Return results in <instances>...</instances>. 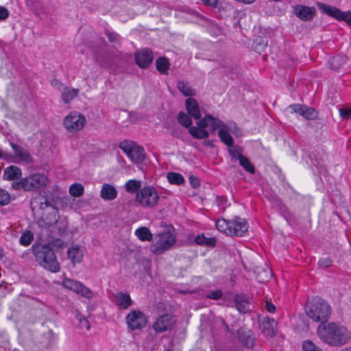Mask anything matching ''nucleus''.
Segmentation results:
<instances>
[{
  "mask_svg": "<svg viewBox=\"0 0 351 351\" xmlns=\"http://www.w3.org/2000/svg\"><path fill=\"white\" fill-rule=\"evenodd\" d=\"M348 58L343 55H337L329 60L330 68L334 71H339L347 64Z\"/></svg>",
  "mask_w": 351,
  "mask_h": 351,
  "instance_id": "obj_26",
  "label": "nucleus"
},
{
  "mask_svg": "<svg viewBox=\"0 0 351 351\" xmlns=\"http://www.w3.org/2000/svg\"><path fill=\"white\" fill-rule=\"evenodd\" d=\"M51 85L53 88L58 89L59 91H61V92L63 90L64 87H65V86L62 84V82L57 79L52 80L51 81Z\"/></svg>",
  "mask_w": 351,
  "mask_h": 351,
  "instance_id": "obj_52",
  "label": "nucleus"
},
{
  "mask_svg": "<svg viewBox=\"0 0 351 351\" xmlns=\"http://www.w3.org/2000/svg\"><path fill=\"white\" fill-rule=\"evenodd\" d=\"M114 302L119 310L128 309L132 305V300L128 293L117 292L113 294Z\"/></svg>",
  "mask_w": 351,
  "mask_h": 351,
  "instance_id": "obj_20",
  "label": "nucleus"
},
{
  "mask_svg": "<svg viewBox=\"0 0 351 351\" xmlns=\"http://www.w3.org/2000/svg\"><path fill=\"white\" fill-rule=\"evenodd\" d=\"M228 152L232 158V161L233 160H239V156L243 155L240 147L239 146H233V145L229 147Z\"/></svg>",
  "mask_w": 351,
  "mask_h": 351,
  "instance_id": "obj_46",
  "label": "nucleus"
},
{
  "mask_svg": "<svg viewBox=\"0 0 351 351\" xmlns=\"http://www.w3.org/2000/svg\"><path fill=\"white\" fill-rule=\"evenodd\" d=\"M176 242V236L169 231H165L155 236L150 250L156 255H160L170 250Z\"/></svg>",
  "mask_w": 351,
  "mask_h": 351,
  "instance_id": "obj_6",
  "label": "nucleus"
},
{
  "mask_svg": "<svg viewBox=\"0 0 351 351\" xmlns=\"http://www.w3.org/2000/svg\"><path fill=\"white\" fill-rule=\"evenodd\" d=\"M119 147L135 163H141L145 159V150L142 146L134 141H123L119 145Z\"/></svg>",
  "mask_w": 351,
  "mask_h": 351,
  "instance_id": "obj_8",
  "label": "nucleus"
},
{
  "mask_svg": "<svg viewBox=\"0 0 351 351\" xmlns=\"http://www.w3.org/2000/svg\"><path fill=\"white\" fill-rule=\"evenodd\" d=\"M217 204L219 206H221L222 209L225 210L227 199L224 197H220L217 198Z\"/></svg>",
  "mask_w": 351,
  "mask_h": 351,
  "instance_id": "obj_58",
  "label": "nucleus"
},
{
  "mask_svg": "<svg viewBox=\"0 0 351 351\" xmlns=\"http://www.w3.org/2000/svg\"><path fill=\"white\" fill-rule=\"evenodd\" d=\"M62 285L64 288L71 290L76 293L79 291L80 287H82L80 282L70 278H65L62 281Z\"/></svg>",
  "mask_w": 351,
  "mask_h": 351,
  "instance_id": "obj_30",
  "label": "nucleus"
},
{
  "mask_svg": "<svg viewBox=\"0 0 351 351\" xmlns=\"http://www.w3.org/2000/svg\"><path fill=\"white\" fill-rule=\"evenodd\" d=\"M318 112L312 108L304 106L301 116L308 120H314L317 117Z\"/></svg>",
  "mask_w": 351,
  "mask_h": 351,
  "instance_id": "obj_40",
  "label": "nucleus"
},
{
  "mask_svg": "<svg viewBox=\"0 0 351 351\" xmlns=\"http://www.w3.org/2000/svg\"><path fill=\"white\" fill-rule=\"evenodd\" d=\"M265 272L267 274H269V271H265Z\"/></svg>",
  "mask_w": 351,
  "mask_h": 351,
  "instance_id": "obj_63",
  "label": "nucleus"
},
{
  "mask_svg": "<svg viewBox=\"0 0 351 351\" xmlns=\"http://www.w3.org/2000/svg\"><path fill=\"white\" fill-rule=\"evenodd\" d=\"M77 294H80L82 297L90 299L93 297V291L82 283V287H80Z\"/></svg>",
  "mask_w": 351,
  "mask_h": 351,
  "instance_id": "obj_47",
  "label": "nucleus"
},
{
  "mask_svg": "<svg viewBox=\"0 0 351 351\" xmlns=\"http://www.w3.org/2000/svg\"><path fill=\"white\" fill-rule=\"evenodd\" d=\"M135 235L141 241H151L153 239V234L147 227H141L135 230Z\"/></svg>",
  "mask_w": 351,
  "mask_h": 351,
  "instance_id": "obj_29",
  "label": "nucleus"
},
{
  "mask_svg": "<svg viewBox=\"0 0 351 351\" xmlns=\"http://www.w3.org/2000/svg\"><path fill=\"white\" fill-rule=\"evenodd\" d=\"M339 114L342 119L349 120L351 119V108H342L339 109Z\"/></svg>",
  "mask_w": 351,
  "mask_h": 351,
  "instance_id": "obj_49",
  "label": "nucleus"
},
{
  "mask_svg": "<svg viewBox=\"0 0 351 351\" xmlns=\"http://www.w3.org/2000/svg\"><path fill=\"white\" fill-rule=\"evenodd\" d=\"M167 178L169 182L172 184L180 185L184 182V177L180 173L176 172L168 173Z\"/></svg>",
  "mask_w": 351,
  "mask_h": 351,
  "instance_id": "obj_39",
  "label": "nucleus"
},
{
  "mask_svg": "<svg viewBox=\"0 0 351 351\" xmlns=\"http://www.w3.org/2000/svg\"><path fill=\"white\" fill-rule=\"evenodd\" d=\"M86 120L84 115L77 112H70L64 119L63 125L70 132L82 130Z\"/></svg>",
  "mask_w": 351,
  "mask_h": 351,
  "instance_id": "obj_10",
  "label": "nucleus"
},
{
  "mask_svg": "<svg viewBox=\"0 0 351 351\" xmlns=\"http://www.w3.org/2000/svg\"><path fill=\"white\" fill-rule=\"evenodd\" d=\"M34 235L32 232L29 230H26L21 234L19 242L22 245L27 246L32 243Z\"/></svg>",
  "mask_w": 351,
  "mask_h": 351,
  "instance_id": "obj_42",
  "label": "nucleus"
},
{
  "mask_svg": "<svg viewBox=\"0 0 351 351\" xmlns=\"http://www.w3.org/2000/svg\"><path fill=\"white\" fill-rule=\"evenodd\" d=\"M306 314L315 322L324 323L330 317V307L327 302L322 299H318L308 307Z\"/></svg>",
  "mask_w": 351,
  "mask_h": 351,
  "instance_id": "obj_7",
  "label": "nucleus"
},
{
  "mask_svg": "<svg viewBox=\"0 0 351 351\" xmlns=\"http://www.w3.org/2000/svg\"><path fill=\"white\" fill-rule=\"evenodd\" d=\"M69 193L73 197H80L84 193V186L79 183H75L69 187Z\"/></svg>",
  "mask_w": 351,
  "mask_h": 351,
  "instance_id": "obj_41",
  "label": "nucleus"
},
{
  "mask_svg": "<svg viewBox=\"0 0 351 351\" xmlns=\"http://www.w3.org/2000/svg\"><path fill=\"white\" fill-rule=\"evenodd\" d=\"M175 324L173 317L169 314L160 316L154 324L153 328L156 332H162L170 330Z\"/></svg>",
  "mask_w": 351,
  "mask_h": 351,
  "instance_id": "obj_16",
  "label": "nucleus"
},
{
  "mask_svg": "<svg viewBox=\"0 0 351 351\" xmlns=\"http://www.w3.org/2000/svg\"><path fill=\"white\" fill-rule=\"evenodd\" d=\"M248 230V224L245 219L234 217L231 219L229 236L242 237Z\"/></svg>",
  "mask_w": 351,
  "mask_h": 351,
  "instance_id": "obj_13",
  "label": "nucleus"
},
{
  "mask_svg": "<svg viewBox=\"0 0 351 351\" xmlns=\"http://www.w3.org/2000/svg\"><path fill=\"white\" fill-rule=\"evenodd\" d=\"M67 256L69 260L71 261V262L75 263H80L84 256V252L82 248H81L80 246L75 245L70 247L67 251Z\"/></svg>",
  "mask_w": 351,
  "mask_h": 351,
  "instance_id": "obj_24",
  "label": "nucleus"
},
{
  "mask_svg": "<svg viewBox=\"0 0 351 351\" xmlns=\"http://www.w3.org/2000/svg\"><path fill=\"white\" fill-rule=\"evenodd\" d=\"M317 334L321 339L331 346H342L349 338L347 328L333 322L322 324L317 328Z\"/></svg>",
  "mask_w": 351,
  "mask_h": 351,
  "instance_id": "obj_2",
  "label": "nucleus"
},
{
  "mask_svg": "<svg viewBox=\"0 0 351 351\" xmlns=\"http://www.w3.org/2000/svg\"><path fill=\"white\" fill-rule=\"evenodd\" d=\"M125 190L130 193H138L141 188V181L130 180L125 184Z\"/></svg>",
  "mask_w": 351,
  "mask_h": 351,
  "instance_id": "obj_33",
  "label": "nucleus"
},
{
  "mask_svg": "<svg viewBox=\"0 0 351 351\" xmlns=\"http://www.w3.org/2000/svg\"><path fill=\"white\" fill-rule=\"evenodd\" d=\"M294 14L303 21H311L316 15V9L303 5H296L294 7Z\"/></svg>",
  "mask_w": 351,
  "mask_h": 351,
  "instance_id": "obj_15",
  "label": "nucleus"
},
{
  "mask_svg": "<svg viewBox=\"0 0 351 351\" xmlns=\"http://www.w3.org/2000/svg\"><path fill=\"white\" fill-rule=\"evenodd\" d=\"M195 241L197 245L209 247H214L216 243L215 238H207L204 234L197 235Z\"/></svg>",
  "mask_w": 351,
  "mask_h": 351,
  "instance_id": "obj_34",
  "label": "nucleus"
},
{
  "mask_svg": "<svg viewBox=\"0 0 351 351\" xmlns=\"http://www.w3.org/2000/svg\"><path fill=\"white\" fill-rule=\"evenodd\" d=\"M239 165L251 174L255 173V168L248 158L243 155L239 156Z\"/></svg>",
  "mask_w": 351,
  "mask_h": 351,
  "instance_id": "obj_31",
  "label": "nucleus"
},
{
  "mask_svg": "<svg viewBox=\"0 0 351 351\" xmlns=\"http://www.w3.org/2000/svg\"><path fill=\"white\" fill-rule=\"evenodd\" d=\"M56 217L55 215L53 221L47 222L46 220H43V223L40 225L47 229H49L51 232H55V230L57 229V234L59 236H62L66 232L68 226L65 221H59Z\"/></svg>",
  "mask_w": 351,
  "mask_h": 351,
  "instance_id": "obj_19",
  "label": "nucleus"
},
{
  "mask_svg": "<svg viewBox=\"0 0 351 351\" xmlns=\"http://www.w3.org/2000/svg\"><path fill=\"white\" fill-rule=\"evenodd\" d=\"M159 194L153 186H144L136 194L135 202L145 208L155 207L159 201Z\"/></svg>",
  "mask_w": 351,
  "mask_h": 351,
  "instance_id": "obj_5",
  "label": "nucleus"
},
{
  "mask_svg": "<svg viewBox=\"0 0 351 351\" xmlns=\"http://www.w3.org/2000/svg\"><path fill=\"white\" fill-rule=\"evenodd\" d=\"M22 176L21 169L15 165H11L4 169L3 178L5 180L19 181Z\"/></svg>",
  "mask_w": 351,
  "mask_h": 351,
  "instance_id": "obj_23",
  "label": "nucleus"
},
{
  "mask_svg": "<svg viewBox=\"0 0 351 351\" xmlns=\"http://www.w3.org/2000/svg\"><path fill=\"white\" fill-rule=\"evenodd\" d=\"M186 109L188 114L195 120H201L202 117L199 106L197 100L193 97H189L185 102Z\"/></svg>",
  "mask_w": 351,
  "mask_h": 351,
  "instance_id": "obj_22",
  "label": "nucleus"
},
{
  "mask_svg": "<svg viewBox=\"0 0 351 351\" xmlns=\"http://www.w3.org/2000/svg\"><path fill=\"white\" fill-rule=\"evenodd\" d=\"M219 128L218 135L221 141L228 147L232 145L234 143V139L227 130L225 125H223Z\"/></svg>",
  "mask_w": 351,
  "mask_h": 351,
  "instance_id": "obj_28",
  "label": "nucleus"
},
{
  "mask_svg": "<svg viewBox=\"0 0 351 351\" xmlns=\"http://www.w3.org/2000/svg\"><path fill=\"white\" fill-rule=\"evenodd\" d=\"M52 244L53 247H56L58 248H62L65 245L64 242L60 239H56L53 240Z\"/></svg>",
  "mask_w": 351,
  "mask_h": 351,
  "instance_id": "obj_57",
  "label": "nucleus"
},
{
  "mask_svg": "<svg viewBox=\"0 0 351 351\" xmlns=\"http://www.w3.org/2000/svg\"><path fill=\"white\" fill-rule=\"evenodd\" d=\"M76 319L79 322V326L81 329L85 328L87 330L90 329V324L86 317H83L81 314L77 313L76 315Z\"/></svg>",
  "mask_w": 351,
  "mask_h": 351,
  "instance_id": "obj_45",
  "label": "nucleus"
},
{
  "mask_svg": "<svg viewBox=\"0 0 351 351\" xmlns=\"http://www.w3.org/2000/svg\"><path fill=\"white\" fill-rule=\"evenodd\" d=\"M177 87L179 90L185 96L195 95V90L193 89L189 84L184 81H178Z\"/></svg>",
  "mask_w": 351,
  "mask_h": 351,
  "instance_id": "obj_36",
  "label": "nucleus"
},
{
  "mask_svg": "<svg viewBox=\"0 0 351 351\" xmlns=\"http://www.w3.org/2000/svg\"><path fill=\"white\" fill-rule=\"evenodd\" d=\"M223 295V292L221 290H216V291H212L210 293H208L206 297L209 299L212 300H218L221 298Z\"/></svg>",
  "mask_w": 351,
  "mask_h": 351,
  "instance_id": "obj_50",
  "label": "nucleus"
},
{
  "mask_svg": "<svg viewBox=\"0 0 351 351\" xmlns=\"http://www.w3.org/2000/svg\"><path fill=\"white\" fill-rule=\"evenodd\" d=\"M231 220H226L223 218L219 219L216 221L215 222V226L216 228L221 232H224L226 234L229 235V229H230V225Z\"/></svg>",
  "mask_w": 351,
  "mask_h": 351,
  "instance_id": "obj_38",
  "label": "nucleus"
},
{
  "mask_svg": "<svg viewBox=\"0 0 351 351\" xmlns=\"http://www.w3.org/2000/svg\"><path fill=\"white\" fill-rule=\"evenodd\" d=\"M49 183V180L45 174L34 173L21 178L19 181L12 182V188L16 191L23 189L26 192L34 191L46 187Z\"/></svg>",
  "mask_w": 351,
  "mask_h": 351,
  "instance_id": "obj_4",
  "label": "nucleus"
},
{
  "mask_svg": "<svg viewBox=\"0 0 351 351\" xmlns=\"http://www.w3.org/2000/svg\"><path fill=\"white\" fill-rule=\"evenodd\" d=\"M156 69L161 73H167V70L169 69L170 64L167 58L160 57L156 60Z\"/></svg>",
  "mask_w": 351,
  "mask_h": 351,
  "instance_id": "obj_35",
  "label": "nucleus"
},
{
  "mask_svg": "<svg viewBox=\"0 0 351 351\" xmlns=\"http://www.w3.org/2000/svg\"><path fill=\"white\" fill-rule=\"evenodd\" d=\"M164 351H170V350H165Z\"/></svg>",
  "mask_w": 351,
  "mask_h": 351,
  "instance_id": "obj_64",
  "label": "nucleus"
},
{
  "mask_svg": "<svg viewBox=\"0 0 351 351\" xmlns=\"http://www.w3.org/2000/svg\"><path fill=\"white\" fill-rule=\"evenodd\" d=\"M125 319L128 328L132 330H141L147 324L145 315L138 310L131 311Z\"/></svg>",
  "mask_w": 351,
  "mask_h": 351,
  "instance_id": "obj_12",
  "label": "nucleus"
},
{
  "mask_svg": "<svg viewBox=\"0 0 351 351\" xmlns=\"http://www.w3.org/2000/svg\"><path fill=\"white\" fill-rule=\"evenodd\" d=\"M105 35L114 47H119L121 45V36L117 33L106 29L105 30Z\"/></svg>",
  "mask_w": 351,
  "mask_h": 351,
  "instance_id": "obj_37",
  "label": "nucleus"
},
{
  "mask_svg": "<svg viewBox=\"0 0 351 351\" xmlns=\"http://www.w3.org/2000/svg\"><path fill=\"white\" fill-rule=\"evenodd\" d=\"M36 204H40L39 208L40 209L44 210L45 208L48 207L49 206V203L47 200V199L45 197H41L38 199H35L34 201L31 202V206L32 208L34 209V207H36Z\"/></svg>",
  "mask_w": 351,
  "mask_h": 351,
  "instance_id": "obj_43",
  "label": "nucleus"
},
{
  "mask_svg": "<svg viewBox=\"0 0 351 351\" xmlns=\"http://www.w3.org/2000/svg\"><path fill=\"white\" fill-rule=\"evenodd\" d=\"M277 322L274 319L265 317L262 322L260 328L261 332L266 336L274 337L277 334Z\"/></svg>",
  "mask_w": 351,
  "mask_h": 351,
  "instance_id": "obj_21",
  "label": "nucleus"
},
{
  "mask_svg": "<svg viewBox=\"0 0 351 351\" xmlns=\"http://www.w3.org/2000/svg\"><path fill=\"white\" fill-rule=\"evenodd\" d=\"M10 193L0 189V206H5L8 205L10 202Z\"/></svg>",
  "mask_w": 351,
  "mask_h": 351,
  "instance_id": "obj_44",
  "label": "nucleus"
},
{
  "mask_svg": "<svg viewBox=\"0 0 351 351\" xmlns=\"http://www.w3.org/2000/svg\"><path fill=\"white\" fill-rule=\"evenodd\" d=\"M8 10L3 7H0V20H5L8 17Z\"/></svg>",
  "mask_w": 351,
  "mask_h": 351,
  "instance_id": "obj_56",
  "label": "nucleus"
},
{
  "mask_svg": "<svg viewBox=\"0 0 351 351\" xmlns=\"http://www.w3.org/2000/svg\"><path fill=\"white\" fill-rule=\"evenodd\" d=\"M189 182L193 188L196 189L200 185L199 179L195 176H191L189 177Z\"/></svg>",
  "mask_w": 351,
  "mask_h": 351,
  "instance_id": "obj_54",
  "label": "nucleus"
},
{
  "mask_svg": "<svg viewBox=\"0 0 351 351\" xmlns=\"http://www.w3.org/2000/svg\"><path fill=\"white\" fill-rule=\"evenodd\" d=\"M100 195L105 200H113L117 196V191L112 185L104 184L102 186Z\"/></svg>",
  "mask_w": 351,
  "mask_h": 351,
  "instance_id": "obj_25",
  "label": "nucleus"
},
{
  "mask_svg": "<svg viewBox=\"0 0 351 351\" xmlns=\"http://www.w3.org/2000/svg\"><path fill=\"white\" fill-rule=\"evenodd\" d=\"M178 121L183 126L189 128V134L195 138L204 139L209 136V134L223 125L222 121L208 114L197 122V127L191 126V119L184 112H179Z\"/></svg>",
  "mask_w": 351,
  "mask_h": 351,
  "instance_id": "obj_1",
  "label": "nucleus"
},
{
  "mask_svg": "<svg viewBox=\"0 0 351 351\" xmlns=\"http://www.w3.org/2000/svg\"><path fill=\"white\" fill-rule=\"evenodd\" d=\"M10 145L14 151V154L3 152L0 150V158H3L6 160H12L14 158L18 162L24 164H29L33 162V158L27 149L12 141L10 142Z\"/></svg>",
  "mask_w": 351,
  "mask_h": 351,
  "instance_id": "obj_9",
  "label": "nucleus"
},
{
  "mask_svg": "<svg viewBox=\"0 0 351 351\" xmlns=\"http://www.w3.org/2000/svg\"><path fill=\"white\" fill-rule=\"evenodd\" d=\"M80 90L77 88H71L68 86H65L62 91V99L64 104H67L77 96Z\"/></svg>",
  "mask_w": 351,
  "mask_h": 351,
  "instance_id": "obj_27",
  "label": "nucleus"
},
{
  "mask_svg": "<svg viewBox=\"0 0 351 351\" xmlns=\"http://www.w3.org/2000/svg\"><path fill=\"white\" fill-rule=\"evenodd\" d=\"M265 308L269 313H273L276 311L275 305L270 301L265 302Z\"/></svg>",
  "mask_w": 351,
  "mask_h": 351,
  "instance_id": "obj_55",
  "label": "nucleus"
},
{
  "mask_svg": "<svg viewBox=\"0 0 351 351\" xmlns=\"http://www.w3.org/2000/svg\"><path fill=\"white\" fill-rule=\"evenodd\" d=\"M303 107H304V106H302L301 104H295L290 105L289 106V108L291 110L292 112L298 113L299 114L301 115Z\"/></svg>",
  "mask_w": 351,
  "mask_h": 351,
  "instance_id": "obj_53",
  "label": "nucleus"
},
{
  "mask_svg": "<svg viewBox=\"0 0 351 351\" xmlns=\"http://www.w3.org/2000/svg\"><path fill=\"white\" fill-rule=\"evenodd\" d=\"M204 143L206 145H211V143L210 141H205Z\"/></svg>",
  "mask_w": 351,
  "mask_h": 351,
  "instance_id": "obj_61",
  "label": "nucleus"
},
{
  "mask_svg": "<svg viewBox=\"0 0 351 351\" xmlns=\"http://www.w3.org/2000/svg\"><path fill=\"white\" fill-rule=\"evenodd\" d=\"M317 5L318 8L324 13L335 18L338 21H344L351 26V12H341L337 8L328 5L320 2H318Z\"/></svg>",
  "mask_w": 351,
  "mask_h": 351,
  "instance_id": "obj_11",
  "label": "nucleus"
},
{
  "mask_svg": "<svg viewBox=\"0 0 351 351\" xmlns=\"http://www.w3.org/2000/svg\"><path fill=\"white\" fill-rule=\"evenodd\" d=\"M332 261L328 257L322 258L319 259L318 265L320 267L328 268L331 266Z\"/></svg>",
  "mask_w": 351,
  "mask_h": 351,
  "instance_id": "obj_51",
  "label": "nucleus"
},
{
  "mask_svg": "<svg viewBox=\"0 0 351 351\" xmlns=\"http://www.w3.org/2000/svg\"><path fill=\"white\" fill-rule=\"evenodd\" d=\"M153 60L152 52L149 49H144L138 51L135 53V62L136 64L143 69H147Z\"/></svg>",
  "mask_w": 351,
  "mask_h": 351,
  "instance_id": "obj_17",
  "label": "nucleus"
},
{
  "mask_svg": "<svg viewBox=\"0 0 351 351\" xmlns=\"http://www.w3.org/2000/svg\"><path fill=\"white\" fill-rule=\"evenodd\" d=\"M180 128L178 126L175 125L173 128L171 130L170 134L171 136L179 137L180 136Z\"/></svg>",
  "mask_w": 351,
  "mask_h": 351,
  "instance_id": "obj_60",
  "label": "nucleus"
},
{
  "mask_svg": "<svg viewBox=\"0 0 351 351\" xmlns=\"http://www.w3.org/2000/svg\"><path fill=\"white\" fill-rule=\"evenodd\" d=\"M259 281H261V282H263L265 280V279H258Z\"/></svg>",
  "mask_w": 351,
  "mask_h": 351,
  "instance_id": "obj_62",
  "label": "nucleus"
},
{
  "mask_svg": "<svg viewBox=\"0 0 351 351\" xmlns=\"http://www.w3.org/2000/svg\"><path fill=\"white\" fill-rule=\"evenodd\" d=\"M234 306L242 314H245L251 311L252 298L245 293H237L234 295Z\"/></svg>",
  "mask_w": 351,
  "mask_h": 351,
  "instance_id": "obj_14",
  "label": "nucleus"
},
{
  "mask_svg": "<svg viewBox=\"0 0 351 351\" xmlns=\"http://www.w3.org/2000/svg\"><path fill=\"white\" fill-rule=\"evenodd\" d=\"M32 250L36 261L42 267L52 273L60 271V263L54 252L49 245L34 243L32 247Z\"/></svg>",
  "mask_w": 351,
  "mask_h": 351,
  "instance_id": "obj_3",
  "label": "nucleus"
},
{
  "mask_svg": "<svg viewBox=\"0 0 351 351\" xmlns=\"http://www.w3.org/2000/svg\"><path fill=\"white\" fill-rule=\"evenodd\" d=\"M237 336L239 342L247 348H252L255 346V335L250 330L239 328L237 330Z\"/></svg>",
  "mask_w": 351,
  "mask_h": 351,
  "instance_id": "obj_18",
  "label": "nucleus"
},
{
  "mask_svg": "<svg viewBox=\"0 0 351 351\" xmlns=\"http://www.w3.org/2000/svg\"><path fill=\"white\" fill-rule=\"evenodd\" d=\"M304 351H322L319 347L315 346L311 341L307 340L302 344Z\"/></svg>",
  "mask_w": 351,
  "mask_h": 351,
  "instance_id": "obj_48",
  "label": "nucleus"
},
{
  "mask_svg": "<svg viewBox=\"0 0 351 351\" xmlns=\"http://www.w3.org/2000/svg\"><path fill=\"white\" fill-rule=\"evenodd\" d=\"M205 4L210 5L213 8H217L218 5V0H202Z\"/></svg>",
  "mask_w": 351,
  "mask_h": 351,
  "instance_id": "obj_59",
  "label": "nucleus"
},
{
  "mask_svg": "<svg viewBox=\"0 0 351 351\" xmlns=\"http://www.w3.org/2000/svg\"><path fill=\"white\" fill-rule=\"evenodd\" d=\"M267 46V40L264 38L258 37L254 40L252 43V48L254 51L261 53Z\"/></svg>",
  "mask_w": 351,
  "mask_h": 351,
  "instance_id": "obj_32",
  "label": "nucleus"
}]
</instances>
